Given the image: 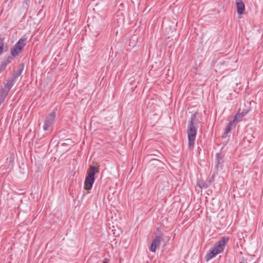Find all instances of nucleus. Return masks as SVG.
Listing matches in <instances>:
<instances>
[{"label":"nucleus","instance_id":"f257e3e1","mask_svg":"<svg viewBox=\"0 0 263 263\" xmlns=\"http://www.w3.org/2000/svg\"><path fill=\"white\" fill-rule=\"evenodd\" d=\"M229 238L228 237L224 236L222 237L217 243H216L213 249L207 253L206 255V260L209 261L217 254H218L223 251L226 244L228 242Z\"/></svg>","mask_w":263,"mask_h":263},{"label":"nucleus","instance_id":"f03ea898","mask_svg":"<svg viewBox=\"0 0 263 263\" xmlns=\"http://www.w3.org/2000/svg\"><path fill=\"white\" fill-rule=\"evenodd\" d=\"M99 167L98 166H93L90 167L84 181V189L87 191L90 190L95 182V175L99 173Z\"/></svg>","mask_w":263,"mask_h":263},{"label":"nucleus","instance_id":"7ed1b4c3","mask_svg":"<svg viewBox=\"0 0 263 263\" xmlns=\"http://www.w3.org/2000/svg\"><path fill=\"white\" fill-rule=\"evenodd\" d=\"M27 37L26 35H24L14 45L11 50V54L12 57L17 56L23 49L26 44V40Z\"/></svg>","mask_w":263,"mask_h":263},{"label":"nucleus","instance_id":"20e7f679","mask_svg":"<svg viewBox=\"0 0 263 263\" xmlns=\"http://www.w3.org/2000/svg\"><path fill=\"white\" fill-rule=\"evenodd\" d=\"M197 129L192 123H189L187 129V137L189 140V147L190 149L194 148V142L196 136Z\"/></svg>","mask_w":263,"mask_h":263},{"label":"nucleus","instance_id":"39448f33","mask_svg":"<svg viewBox=\"0 0 263 263\" xmlns=\"http://www.w3.org/2000/svg\"><path fill=\"white\" fill-rule=\"evenodd\" d=\"M55 111L53 110L52 112H51L46 117L43 126V129L44 130H48L49 127H50L51 125L53 123V122L55 118Z\"/></svg>","mask_w":263,"mask_h":263},{"label":"nucleus","instance_id":"423d86ee","mask_svg":"<svg viewBox=\"0 0 263 263\" xmlns=\"http://www.w3.org/2000/svg\"><path fill=\"white\" fill-rule=\"evenodd\" d=\"M162 240V235L156 236L153 240L149 248V250L152 252H155L157 247H159L161 241Z\"/></svg>","mask_w":263,"mask_h":263},{"label":"nucleus","instance_id":"0eeeda50","mask_svg":"<svg viewBox=\"0 0 263 263\" xmlns=\"http://www.w3.org/2000/svg\"><path fill=\"white\" fill-rule=\"evenodd\" d=\"M224 156L220 153L216 154V167L217 170L222 169L223 167V163L224 162Z\"/></svg>","mask_w":263,"mask_h":263},{"label":"nucleus","instance_id":"6e6552de","mask_svg":"<svg viewBox=\"0 0 263 263\" xmlns=\"http://www.w3.org/2000/svg\"><path fill=\"white\" fill-rule=\"evenodd\" d=\"M13 60V58L11 56H8L2 61L0 63V73L3 72L7 67V65L9 64Z\"/></svg>","mask_w":263,"mask_h":263},{"label":"nucleus","instance_id":"1a4fd4ad","mask_svg":"<svg viewBox=\"0 0 263 263\" xmlns=\"http://www.w3.org/2000/svg\"><path fill=\"white\" fill-rule=\"evenodd\" d=\"M237 11L238 14H242L244 13L245 6L243 2L240 0L236 2Z\"/></svg>","mask_w":263,"mask_h":263},{"label":"nucleus","instance_id":"9d476101","mask_svg":"<svg viewBox=\"0 0 263 263\" xmlns=\"http://www.w3.org/2000/svg\"><path fill=\"white\" fill-rule=\"evenodd\" d=\"M15 82V81L12 78L11 79L8 80L7 81V83L5 84L4 87L2 88L9 92L10 89L14 85Z\"/></svg>","mask_w":263,"mask_h":263},{"label":"nucleus","instance_id":"9b49d317","mask_svg":"<svg viewBox=\"0 0 263 263\" xmlns=\"http://www.w3.org/2000/svg\"><path fill=\"white\" fill-rule=\"evenodd\" d=\"M24 68V65H23L21 68H20L17 70L14 71L12 73V79L16 81V79L21 74Z\"/></svg>","mask_w":263,"mask_h":263},{"label":"nucleus","instance_id":"f8f14e48","mask_svg":"<svg viewBox=\"0 0 263 263\" xmlns=\"http://www.w3.org/2000/svg\"><path fill=\"white\" fill-rule=\"evenodd\" d=\"M9 92L1 88L0 90V101L3 102L8 96Z\"/></svg>","mask_w":263,"mask_h":263},{"label":"nucleus","instance_id":"ddd939ff","mask_svg":"<svg viewBox=\"0 0 263 263\" xmlns=\"http://www.w3.org/2000/svg\"><path fill=\"white\" fill-rule=\"evenodd\" d=\"M197 185L200 189H206L209 186V184L205 183L203 180L199 181L197 183Z\"/></svg>","mask_w":263,"mask_h":263},{"label":"nucleus","instance_id":"4468645a","mask_svg":"<svg viewBox=\"0 0 263 263\" xmlns=\"http://www.w3.org/2000/svg\"><path fill=\"white\" fill-rule=\"evenodd\" d=\"M246 115V112H238L236 115H235L234 118L237 120L241 119Z\"/></svg>","mask_w":263,"mask_h":263},{"label":"nucleus","instance_id":"2eb2a0df","mask_svg":"<svg viewBox=\"0 0 263 263\" xmlns=\"http://www.w3.org/2000/svg\"><path fill=\"white\" fill-rule=\"evenodd\" d=\"M231 130L232 126L230 125L229 124H228L224 132V135L226 136L228 134L231 132Z\"/></svg>","mask_w":263,"mask_h":263},{"label":"nucleus","instance_id":"dca6fc26","mask_svg":"<svg viewBox=\"0 0 263 263\" xmlns=\"http://www.w3.org/2000/svg\"><path fill=\"white\" fill-rule=\"evenodd\" d=\"M196 115H197V113L195 112L194 113V114H193L191 117V121H190L189 123H192V124L194 125V122L195 121L196 119Z\"/></svg>","mask_w":263,"mask_h":263},{"label":"nucleus","instance_id":"f3484780","mask_svg":"<svg viewBox=\"0 0 263 263\" xmlns=\"http://www.w3.org/2000/svg\"><path fill=\"white\" fill-rule=\"evenodd\" d=\"M4 50V41L0 37V54L3 52Z\"/></svg>","mask_w":263,"mask_h":263},{"label":"nucleus","instance_id":"a211bd4d","mask_svg":"<svg viewBox=\"0 0 263 263\" xmlns=\"http://www.w3.org/2000/svg\"><path fill=\"white\" fill-rule=\"evenodd\" d=\"M237 120L233 117V120L230 121L229 123H228V124H229L230 125H231L232 126H235L236 125V123L237 122Z\"/></svg>","mask_w":263,"mask_h":263},{"label":"nucleus","instance_id":"6ab92c4d","mask_svg":"<svg viewBox=\"0 0 263 263\" xmlns=\"http://www.w3.org/2000/svg\"><path fill=\"white\" fill-rule=\"evenodd\" d=\"M10 159V161H11L13 159V157L12 156H11Z\"/></svg>","mask_w":263,"mask_h":263}]
</instances>
